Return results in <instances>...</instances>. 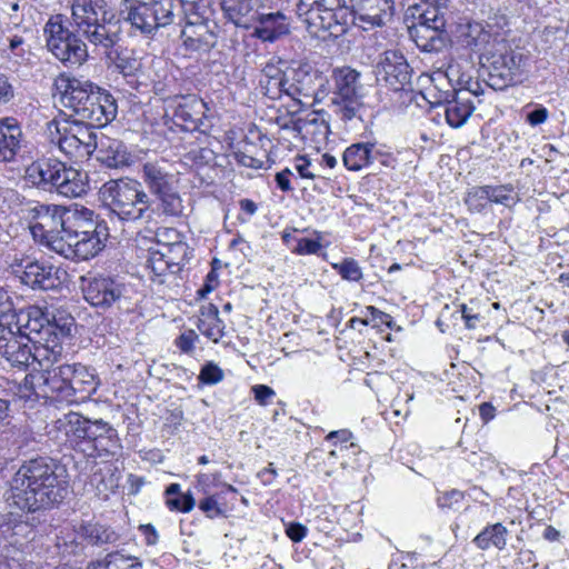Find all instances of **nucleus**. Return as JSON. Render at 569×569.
Returning a JSON list of instances; mask_svg holds the SVG:
<instances>
[{
	"label": "nucleus",
	"instance_id": "nucleus-34",
	"mask_svg": "<svg viewBox=\"0 0 569 569\" xmlns=\"http://www.w3.org/2000/svg\"><path fill=\"white\" fill-rule=\"evenodd\" d=\"M197 328L212 342L220 341L224 335V323L219 318V310L217 306L208 303L200 308Z\"/></svg>",
	"mask_w": 569,
	"mask_h": 569
},
{
	"label": "nucleus",
	"instance_id": "nucleus-22",
	"mask_svg": "<svg viewBox=\"0 0 569 569\" xmlns=\"http://www.w3.org/2000/svg\"><path fill=\"white\" fill-rule=\"evenodd\" d=\"M391 0H352L350 26L371 30L385 24V18L391 16Z\"/></svg>",
	"mask_w": 569,
	"mask_h": 569
},
{
	"label": "nucleus",
	"instance_id": "nucleus-49",
	"mask_svg": "<svg viewBox=\"0 0 569 569\" xmlns=\"http://www.w3.org/2000/svg\"><path fill=\"white\" fill-rule=\"evenodd\" d=\"M332 268L347 281L357 282L363 277L358 261L353 258H345L341 262L332 263Z\"/></svg>",
	"mask_w": 569,
	"mask_h": 569
},
{
	"label": "nucleus",
	"instance_id": "nucleus-15",
	"mask_svg": "<svg viewBox=\"0 0 569 569\" xmlns=\"http://www.w3.org/2000/svg\"><path fill=\"white\" fill-rule=\"evenodd\" d=\"M289 97L299 103L321 102L329 96L328 79L309 63H299L287 71Z\"/></svg>",
	"mask_w": 569,
	"mask_h": 569
},
{
	"label": "nucleus",
	"instance_id": "nucleus-20",
	"mask_svg": "<svg viewBox=\"0 0 569 569\" xmlns=\"http://www.w3.org/2000/svg\"><path fill=\"white\" fill-rule=\"evenodd\" d=\"M31 338L16 333L10 322L0 317V355L12 366L27 369L32 359Z\"/></svg>",
	"mask_w": 569,
	"mask_h": 569
},
{
	"label": "nucleus",
	"instance_id": "nucleus-42",
	"mask_svg": "<svg viewBox=\"0 0 569 569\" xmlns=\"http://www.w3.org/2000/svg\"><path fill=\"white\" fill-rule=\"evenodd\" d=\"M90 483L96 487L99 493L106 495L118 488V478L111 466H106L97 470L90 479Z\"/></svg>",
	"mask_w": 569,
	"mask_h": 569
},
{
	"label": "nucleus",
	"instance_id": "nucleus-17",
	"mask_svg": "<svg viewBox=\"0 0 569 569\" xmlns=\"http://www.w3.org/2000/svg\"><path fill=\"white\" fill-rule=\"evenodd\" d=\"M180 18L179 0H149L140 7L130 26L144 36L154 34L160 28L176 22Z\"/></svg>",
	"mask_w": 569,
	"mask_h": 569
},
{
	"label": "nucleus",
	"instance_id": "nucleus-32",
	"mask_svg": "<svg viewBox=\"0 0 569 569\" xmlns=\"http://www.w3.org/2000/svg\"><path fill=\"white\" fill-rule=\"evenodd\" d=\"M258 24L254 27L253 36L262 41L273 42L289 33L287 17L280 12L262 13L256 16Z\"/></svg>",
	"mask_w": 569,
	"mask_h": 569
},
{
	"label": "nucleus",
	"instance_id": "nucleus-57",
	"mask_svg": "<svg viewBox=\"0 0 569 569\" xmlns=\"http://www.w3.org/2000/svg\"><path fill=\"white\" fill-rule=\"evenodd\" d=\"M199 509L202 510L209 518H214L222 515V509L219 507L213 496L202 499L199 502Z\"/></svg>",
	"mask_w": 569,
	"mask_h": 569
},
{
	"label": "nucleus",
	"instance_id": "nucleus-53",
	"mask_svg": "<svg viewBox=\"0 0 569 569\" xmlns=\"http://www.w3.org/2000/svg\"><path fill=\"white\" fill-rule=\"evenodd\" d=\"M156 239L159 244H162L163 250L171 243L179 242L181 239L180 232L174 228H160L156 231Z\"/></svg>",
	"mask_w": 569,
	"mask_h": 569
},
{
	"label": "nucleus",
	"instance_id": "nucleus-46",
	"mask_svg": "<svg viewBox=\"0 0 569 569\" xmlns=\"http://www.w3.org/2000/svg\"><path fill=\"white\" fill-rule=\"evenodd\" d=\"M114 66L123 77H134L141 71L142 62L132 52L126 51L117 54Z\"/></svg>",
	"mask_w": 569,
	"mask_h": 569
},
{
	"label": "nucleus",
	"instance_id": "nucleus-54",
	"mask_svg": "<svg viewBox=\"0 0 569 569\" xmlns=\"http://www.w3.org/2000/svg\"><path fill=\"white\" fill-rule=\"evenodd\" d=\"M198 338L199 337L194 330L184 331L176 339V346L180 349V351L190 353L193 351L194 343Z\"/></svg>",
	"mask_w": 569,
	"mask_h": 569
},
{
	"label": "nucleus",
	"instance_id": "nucleus-11",
	"mask_svg": "<svg viewBox=\"0 0 569 569\" xmlns=\"http://www.w3.org/2000/svg\"><path fill=\"white\" fill-rule=\"evenodd\" d=\"M443 9L440 7L422 9L419 4L408 9L412 17V23L408 26L409 36L425 52L440 51L446 47L448 34L445 30L447 21Z\"/></svg>",
	"mask_w": 569,
	"mask_h": 569
},
{
	"label": "nucleus",
	"instance_id": "nucleus-62",
	"mask_svg": "<svg viewBox=\"0 0 569 569\" xmlns=\"http://www.w3.org/2000/svg\"><path fill=\"white\" fill-rule=\"evenodd\" d=\"M307 528L299 522H291L286 528L287 536L295 542H300L307 535Z\"/></svg>",
	"mask_w": 569,
	"mask_h": 569
},
{
	"label": "nucleus",
	"instance_id": "nucleus-56",
	"mask_svg": "<svg viewBox=\"0 0 569 569\" xmlns=\"http://www.w3.org/2000/svg\"><path fill=\"white\" fill-rule=\"evenodd\" d=\"M9 49L17 57H23L30 49L27 46V39L22 34H13L8 38Z\"/></svg>",
	"mask_w": 569,
	"mask_h": 569
},
{
	"label": "nucleus",
	"instance_id": "nucleus-35",
	"mask_svg": "<svg viewBox=\"0 0 569 569\" xmlns=\"http://www.w3.org/2000/svg\"><path fill=\"white\" fill-rule=\"evenodd\" d=\"M182 26H192L214 20V10L209 0H179Z\"/></svg>",
	"mask_w": 569,
	"mask_h": 569
},
{
	"label": "nucleus",
	"instance_id": "nucleus-29",
	"mask_svg": "<svg viewBox=\"0 0 569 569\" xmlns=\"http://www.w3.org/2000/svg\"><path fill=\"white\" fill-rule=\"evenodd\" d=\"M58 270L39 261L28 262L19 278L21 282L32 289L50 290L59 284Z\"/></svg>",
	"mask_w": 569,
	"mask_h": 569
},
{
	"label": "nucleus",
	"instance_id": "nucleus-45",
	"mask_svg": "<svg viewBox=\"0 0 569 569\" xmlns=\"http://www.w3.org/2000/svg\"><path fill=\"white\" fill-rule=\"evenodd\" d=\"M487 188L491 203L502 204L510 208L519 201V198L511 184L487 186Z\"/></svg>",
	"mask_w": 569,
	"mask_h": 569
},
{
	"label": "nucleus",
	"instance_id": "nucleus-7",
	"mask_svg": "<svg viewBox=\"0 0 569 569\" xmlns=\"http://www.w3.org/2000/svg\"><path fill=\"white\" fill-rule=\"evenodd\" d=\"M60 428L71 437L79 449L88 457H114L122 446L118 431L102 419L91 420L70 411L59 419Z\"/></svg>",
	"mask_w": 569,
	"mask_h": 569
},
{
	"label": "nucleus",
	"instance_id": "nucleus-6",
	"mask_svg": "<svg viewBox=\"0 0 569 569\" xmlns=\"http://www.w3.org/2000/svg\"><path fill=\"white\" fill-rule=\"evenodd\" d=\"M100 201L110 214L123 222H150L156 209L137 180H109L99 190Z\"/></svg>",
	"mask_w": 569,
	"mask_h": 569
},
{
	"label": "nucleus",
	"instance_id": "nucleus-30",
	"mask_svg": "<svg viewBox=\"0 0 569 569\" xmlns=\"http://www.w3.org/2000/svg\"><path fill=\"white\" fill-rule=\"evenodd\" d=\"M141 178L152 196L174 187L178 180L168 171L163 161H148L142 164Z\"/></svg>",
	"mask_w": 569,
	"mask_h": 569
},
{
	"label": "nucleus",
	"instance_id": "nucleus-47",
	"mask_svg": "<svg viewBox=\"0 0 569 569\" xmlns=\"http://www.w3.org/2000/svg\"><path fill=\"white\" fill-rule=\"evenodd\" d=\"M260 87L262 93L271 100L280 99L283 94L289 97L287 72L280 78H273L271 80H260Z\"/></svg>",
	"mask_w": 569,
	"mask_h": 569
},
{
	"label": "nucleus",
	"instance_id": "nucleus-39",
	"mask_svg": "<svg viewBox=\"0 0 569 569\" xmlns=\"http://www.w3.org/2000/svg\"><path fill=\"white\" fill-rule=\"evenodd\" d=\"M79 535L92 546L112 545L119 540V535L114 530L100 523L82 525Z\"/></svg>",
	"mask_w": 569,
	"mask_h": 569
},
{
	"label": "nucleus",
	"instance_id": "nucleus-1",
	"mask_svg": "<svg viewBox=\"0 0 569 569\" xmlns=\"http://www.w3.org/2000/svg\"><path fill=\"white\" fill-rule=\"evenodd\" d=\"M63 473V467L49 457L26 460L9 480L7 501L30 512L58 505L68 492Z\"/></svg>",
	"mask_w": 569,
	"mask_h": 569
},
{
	"label": "nucleus",
	"instance_id": "nucleus-10",
	"mask_svg": "<svg viewBox=\"0 0 569 569\" xmlns=\"http://www.w3.org/2000/svg\"><path fill=\"white\" fill-rule=\"evenodd\" d=\"M297 13L309 32L317 36L320 31H327L337 38L346 33L350 26L351 12L346 0H300Z\"/></svg>",
	"mask_w": 569,
	"mask_h": 569
},
{
	"label": "nucleus",
	"instance_id": "nucleus-12",
	"mask_svg": "<svg viewBox=\"0 0 569 569\" xmlns=\"http://www.w3.org/2000/svg\"><path fill=\"white\" fill-rule=\"evenodd\" d=\"M48 50L61 62L81 66L88 58V47L80 36L63 23V17H50L43 28Z\"/></svg>",
	"mask_w": 569,
	"mask_h": 569
},
{
	"label": "nucleus",
	"instance_id": "nucleus-31",
	"mask_svg": "<svg viewBox=\"0 0 569 569\" xmlns=\"http://www.w3.org/2000/svg\"><path fill=\"white\" fill-rule=\"evenodd\" d=\"M261 0H221L224 16L234 26L249 29L256 21Z\"/></svg>",
	"mask_w": 569,
	"mask_h": 569
},
{
	"label": "nucleus",
	"instance_id": "nucleus-14",
	"mask_svg": "<svg viewBox=\"0 0 569 569\" xmlns=\"http://www.w3.org/2000/svg\"><path fill=\"white\" fill-rule=\"evenodd\" d=\"M52 127L57 133L52 141L70 159H87L96 151V131L91 127L71 121L70 118L53 119L49 123V128Z\"/></svg>",
	"mask_w": 569,
	"mask_h": 569
},
{
	"label": "nucleus",
	"instance_id": "nucleus-59",
	"mask_svg": "<svg viewBox=\"0 0 569 569\" xmlns=\"http://www.w3.org/2000/svg\"><path fill=\"white\" fill-rule=\"evenodd\" d=\"M367 311L371 315V319L369 321L373 326L386 325L389 328L392 327L393 321L390 315L377 309L373 306L367 307Z\"/></svg>",
	"mask_w": 569,
	"mask_h": 569
},
{
	"label": "nucleus",
	"instance_id": "nucleus-50",
	"mask_svg": "<svg viewBox=\"0 0 569 569\" xmlns=\"http://www.w3.org/2000/svg\"><path fill=\"white\" fill-rule=\"evenodd\" d=\"M469 210L481 212L490 202V197L487 186L472 188L465 199Z\"/></svg>",
	"mask_w": 569,
	"mask_h": 569
},
{
	"label": "nucleus",
	"instance_id": "nucleus-36",
	"mask_svg": "<svg viewBox=\"0 0 569 569\" xmlns=\"http://www.w3.org/2000/svg\"><path fill=\"white\" fill-rule=\"evenodd\" d=\"M508 535V529L501 522H496L487 525L473 538L472 542L480 550H488L490 547H495L502 551L507 547Z\"/></svg>",
	"mask_w": 569,
	"mask_h": 569
},
{
	"label": "nucleus",
	"instance_id": "nucleus-24",
	"mask_svg": "<svg viewBox=\"0 0 569 569\" xmlns=\"http://www.w3.org/2000/svg\"><path fill=\"white\" fill-rule=\"evenodd\" d=\"M219 27L216 20L192 26H182L181 38L186 50L209 52L218 40Z\"/></svg>",
	"mask_w": 569,
	"mask_h": 569
},
{
	"label": "nucleus",
	"instance_id": "nucleus-9",
	"mask_svg": "<svg viewBox=\"0 0 569 569\" xmlns=\"http://www.w3.org/2000/svg\"><path fill=\"white\" fill-rule=\"evenodd\" d=\"M82 292L90 306L102 311L117 309L128 313L137 305L133 287L119 277L99 274L82 279Z\"/></svg>",
	"mask_w": 569,
	"mask_h": 569
},
{
	"label": "nucleus",
	"instance_id": "nucleus-40",
	"mask_svg": "<svg viewBox=\"0 0 569 569\" xmlns=\"http://www.w3.org/2000/svg\"><path fill=\"white\" fill-rule=\"evenodd\" d=\"M154 197L158 200V209L163 216L177 218L183 214L184 206L177 184Z\"/></svg>",
	"mask_w": 569,
	"mask_h": 569
},
{
	"label": "nucleus",
	"instance_id": "nucleus-55",
	"mask_svg": "<svg viewBox=\"0 0 569 569\" xmlns=\"http://www.w3.org/2000/svg\"><path fill=\"white\" fill-rule=\"evenodd\" d=\"M321 243L318 240L302 238L297 242L293 252L298 254H316L321 249Z\"/></svg>",
	"mask_w": 569,
	"mask_h": 569
},
{
	"label": "nucleus",
	"instance_id": "nucleus-19",
	"mask_svg": "<svg viewBox=\"0 0 569 569\" xmlns=\"http://www.w3.org/2000/svg\"><path fill=\"white\" fill-rule=\"evenodd\" d=\"M377 81L393 91H402L410 87L412 70L402 53L393 50L383 52L376 64Z\"/></svg>",
	"mask_w": 569,
	"mask_h": 569
},
{
	"label": "nucleus",
	"instance_id": "nucleus-38",
	"mask_svg": "<svg viewBox=\"0 0 569 569\" xmlns=\"http://www.w3.org/2000/svg\"><path fill=\"white\" fill-rule=\"evenodd\" d=\"M74 327V318L64 311L48 312L47 340L50 338L61 342L70 337Z\"/></svg>",
	"mask_w": 569,
	"mask_h": 569
},
{
	"label": "nucleus",
	"instance_id": "nucleus-44",
	"mask_svg": "<svg viewBox=\"0 0 569 569\" xmlns=\"http://www.w3.org/2000/svg\"><path fill=\"white\" fill-rule=\"evenodd\" d=\"M133 557H127L119 551L108 553L104 559L97 560L87 566V569H137L131 565Z\"/></svg>",
	"mask_w": 569,
	"mask_h": 569
},
{
	"label": "nucleus",
	"instance_id": "nucleus-2",
	"mask_svg": "<svg viewBox=\"0 0 569 569\" xmlns=\"http://www.w3.org/2000/svg\"><path fill=\"white\" fill-rule=\"evenodd\" d=\"M459 42L466 49L479 53L489 63L486 83L493 90H503L515 81L522 54L509 47L503 33L493 26L469 22L461 27Z\"/></svg>",
	"mask_w": 569,
	"mask_h": 569
},
{
	"label": "nucleus",
	"instance_id": "nucleus-4",
	"mask_svg": "<svg viewBox=\"0 0 569 569\" xmlns=\"http://www.w3.org/2000/svg\"><path fill=\"white\" fill-rule=\"evenodd\" d=\"M64 239L56 240L59 254L71 260H88L104 247L108 228L97 223L94 213L88 208H69L64 218Z\"/></svg>",
	"mask_w": 569,
	"mask_h": 569
},
{
	"label": "nucleus",
	"instance_id": "nucleus-16",
	"mask_svg": "<svg viewBox=\"0 0 569 569\" xmlns=\"http://www.w3.org/2000/svg\"><path fill=\"white\" fill-rule=\"evenodd\" d=\"M68 209L59 204L37 203L28 210L36 220L30 227L33 238L58 254L59 249L53 241L64 239V218Z\"/></svg>",
	"mask_w": 569,
	"mask_h": 569
},
{
	"label": "nucleus",
	"instance_id": "nucleus-61",
	"mask_svg": "<svg viewBox=\"0 0 569 569\" xmlns=\"http://www.w3.org/2000/svg\"><path fill=\"white\" fill-rule=\"evenodd\" d=\"M254 399L262 406H266L276 393L272 388L266 385H257L252 387Z\"/></svg>",
	"mask_w": 569,
	"mask_h": 569
},
{
	"label": "nucleus",
	"instance_id": "nucleus-52",
	"mask_svg": "<svg viewBox=\"0 0 569 569\" xmlns=\"http://www.w3.org/2000/svg\"><path fill=\"white\" fill-rule=\"evenodd\" d=\"M222 379L223 371L212 362L204 365L199 375V380L206 385H216Z\"/></svg>",
	"mask_w": 569,
	"mask_h": 569
},
{
	"label": "nucleus",
	"instance_id": "nucleus-25",
	"mask_svg": "<svg viewBox=\"0 0 569 569\" xmlns=\"http://www.w3.org/2000/svg\"><path fill=\"white\" fill-rule=\"evenodd\" d=\"M71 376L67 390V402L79 403L89 399L98 388L94 373L81 363H71Z\"/></svg>",
	"mask_w": 569,
	"mask_h": 569
},
{
	"label": "nucleus",
	"instance_id": "nucleus-28",
	"mask_svg": "<svg viewBox=\"0 0 569 569\" xmlns=\"http://www.w3.org/2000/svg\"><path fill=\"white\" fill-rule=\"evenodd\" d=\"M23 143L22 129L17 119H0V162H11L20 152Z\"/></svg>",
	"mask_w": 569,
	"mask_h": 569
},
{
	"label": "nucleus",
	"instance_id": "nucleus-3",
	"mask_svg": "<svg viewBox=\"0 0 569 569\" xmlns=\"http://www.w3.org/2000/svg\"><path fill=\"white\" fill-rule=\"evenodd\" d=\"M56 87L63 107L60 118L100 128L117 116L118 106L113 96L88 80L61 76Z\"/></svg>",
	"mask_w": 569,
	"mask_h": 569
},
{
	"label": "nucleus",
	"instance_id": "nucleus-41",
	"mask_svg": "<svg viewBox=\"0 0 569 569\" xmlns=\"http://www.w3.org/2000/svg\"><path fill=\"white\" fill-rule=\"evenodd\" d=\"M166 505L170 510L189 512L194 507V499L190 492L182 493L179 483H171L166 489Z\"/></svg>",
	"mask_w": 569,
	"mask_h": 569
},
{
	"label": "nucleus",
	"instance_id": "nucleus-8",
	"mask_svg": "<svg viewBox=\"0 0 569 569\" xmlns=\"http://www.w3.org/2000/svg\"><path fill=\"white\" fill-rule=\"evenodd\" d=\"M26 179L37 188L54 190L67 198L81 197L88 190V174L56 158L33 161L26 169Z\"/></svg>",
	"mask_w": 569,
	"mask_h": 569
},
{
	"label": "nucleus",
	"instance_id": "nucleus-26",
	"mask_svg": "<svg viewBox=\"0 0 569 569\" xmlns=\"http://www.w3.org/2000/svg\"><path fill=\"white\" fill-rule=\"evenodd\" d=\"M467 94L466 91L445 92L443 99L435 102L443 106L446 120L452 128L462 127L475 110L473 102Z\"/></svg>",
	"mask_w": 569,
	"mask_h": 569
},
{
	"label": "nucleus",
	"instance_id": "nucleus-21",
	"mask_svg": "<svg viewBox=\"0 0 569 569\" xmlns=\"http://www.w3.org/2000/svg\"><path fill=\"white\" fill-rule=\"evenodd\" d=\"M2 318L10 322L16 333L31 338V343H42V340H47L48 312L42 308L29 306L6 313Z\"/></svg>",
	"mask_w": 569,
	"mask_h": 569
},
{
	"label": "nucleus",
	"instance_id": "nucleus-51",
	"mask_svg": "<svg viewBox=\"0 0 569 569\" xmlns=\"http://www.w3.org/2000/svg\"><path fill=\"white\" fill-rule=\"evenodd\" d=\"M147 267L150 269L152 274L158 278L160 283L163 282L162 277L166 276L167 271L170 273H177V270L169 263L166 257H162L161 251L150 253Z\"/></svg>",
	"mask_w": 569,
	"mask_h": 569
},
{
	"label": "nucleus",
	"instance_id": "nucleus-60",
	"mask_svg": "<svg viewBox=\"0 0 569 569\" xmlns=\"http://www.w3.org/2000/svg\"><path fill=\"white\" fill-rule=\"evenodd\" d=\"M295 169L301 178L315 179L317 177V174L311 170V161L307 157H297L295 161Z\"/></svg>",
	"mask_w": 569,
	"mask_h": 569
},
{
	"label": "nucleus",
	"instance_id": "nucleus-43",
	"mask_svg": "<svg viewBox=\"0 0 569 569\" xmlns=\"http://www.w3.org/2000/svg\"><path fill=\"white\" fill-rule=\"evenodd\" d=\"M162 257L169 261V263L178 271L181 267L189 261L191 257V250L187 242L180 240L179 242L171 243L166 250L161 251Z\"/></svg>",
	"mask_w": 569,
	"mask_h": 569
},
{
	"label": "nucleus",
	"instance_id": "nucleus-37",
	"mask_svg": "<svg viewBox=\"0 0 569 569\" xmlns=\"http://www.w3.org/2000/svg\"><path fill=\"white\" fill-rule=\"evenodd\" d=\"M31 363L37 362L41 370L54 365L59 361L62 353L61 342L52 339L42 340V343H31Z\"/></svg>",
	"mask_w": 569,
	"mask_h": 569
},
{
	"label": "nucleus",
	"instance_id": "nucleus-48",
	"mask_svg": "<svg viewBox=\"0 0 569 569\" xmlns=\"http://www.w3.org/2000/svg\"><path fill=\"white\" fill-rule=\"evenodd\" d=\"M446 77L452 84V92L463 90L465 87L473 79L471 73L462 69L458 62L450 63L446 70Z\"/></svg>",
	"mask_w": 569,
	"mask_h": 569
},
{
	"label": "nucleus",
	"instance_id": "nucleus-27",
	"mask_svg": "<svg viewBox=\"0 0 569 569\" xmlns=\"http://www.w3.org/2000/svg\"><path fill=\"white\" fill-rule=\"evenodd\" d=\"M97 159L108 168H123L132 163V156L127 146L118 139L96 133Z\"/></svg>",
	"mask_w": 569,
	"mask_h": 569
},
{
	"label": "nucleus",
	"instance_id": "nucleus-5",
	"mask_svg": "<svg viewBox=\"0 0 569 569\" xmlns=\"http://www.w3.org/2000/svg\"><path fill=\"white\" fill-rule=\"evenodd\" d=\"M71 20L76 31L104 53L120 40V21L107 0H72Z\"/></svg>",
	"mask_w": 569,
	"mask_h": 569
},
{
	"label": "nucleus",
	"instance_id": "nucleus-64",
	"mask_svg": "<svg viewBox=\"0 0 569 569\" xmlns=\"http://www.w3.org/2000/svg\"><path fill=\"white\" fill-rule=\"evenodd\" d=\"M548 118V110L545 107H539L527 114V121L531 126L543 123Z\"/></svg>",
	"mask_w": 569,
	"mask_h": 569
},
{
	"label": "nucleus",
	"instance_id": "nucleus-23",
	"mask_svg": "<svg viewBox=\"0 0 569 569\" xmlns=\"http://www.w3.org/2000/svg\"><path fill=\"white\" fill-rule=\"evenodd\" d=\"M207 103L194 96L182 97L173 112L174 121L184 131L208 132L211 124L206 116Z\"/></svg>",
	"mask_w": 569,
	"mask_h": 569
},
{
	"label": "nucleus",
	"instance_id": "nucleus-13",
	"mask_svg": "<svg viewBox=\"0 0 569 569\" xmlns=\"http://www.w3.org/2000/svg\"><path fill=\"white\" fill-rule=\"evenodd\" d=\"M360 73L350 67L338 68L332 71V88L330 100L333 111L343 121L359 117L362 108Z\"/></svg>",
	"mask_w": 569,
	"mask_h": 569
},
{
	"label": "nucleus",
	"instance_id": "nucleus-58",
	"mask_svg": "<svg viewBox=\"0 0 569 569\" xmlns=\"http://www.w3.org/2000/svg\"><path fill=\"white\" fill-rule=\"evenodd\" d=\"M14 98V88L8 77L0 73V104H7Z\"/></svg>",
	"mask_w": 569,
	"mask_h": 569
},
{
	"label": "nucleus",
	"instance_id": "nucleus-63",
	"mask_svg": "<svg viewBox=\"0 0 569 569\" xmlns=\"http://www.w3.org/2000/svg\"><path fill=\"white\" fill-rule=\"evenodd\" d=\"M460 311L466 322V327L468 329H475L481 319L480 313L473 312L472 308L468 307L467 305H461Z\"/></svg>",
	"mask_w": 569,
	"mask_h": 569
},
{
	"label": "nucleus",
	"instance_id": "nucleus-33",
	"mask_svg": "<svg viewBox=\"0 0 569 569\" xmlns=\"http://www.w3.org/2000/svg\"><path fill=\"white\" fill-rule=\"evenodd\" d=\"M382 153L375 143L357 142L348 147L342 156L345 167L351 171H360L373 163Z\"/></svg>",
	"mask_w": 569,
	"mask_h": 569
},
{
	"label": "nucleus",
	"instance_id": "nucleus-18",
	"mask_svg": "<svg viewBox=\"0 0 569 569\" xmlns=\"http://www.w3.org/2000/svg\"><path fill=\"white\" fill-rule=\"evenodd\" d=\"M71 368L69 363L46 368L36 375L27 376L24 385H31L37 396L67 402V390Z\"/></svg>",
	"mask_w": 569,
	"mask_h": 569
}]
</instances>
